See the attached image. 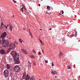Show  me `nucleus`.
<instances>
[{"label": "nucleus", "instance_id": "obj_1", "mask_svg": "<svg viewBox=\"0 0 80 80\" xmlns=\"http://www.w3.org/2000/svg\"><path fill=\"white\" fill-rule=\"evenodd\" d=\"M7 37V32H4L2 34L1 38H2V45H3L4 47H7L8 46V42L4 40L5 37Z\"/></svg>", "mask_w": 80, "mask_h": 80}, {"label": "nucleus", "instance_id": "obj_15", "mask_svg": "<svg viewBox=\"0 0 80 80\" xmlns=\"http://www.w3.org/2000/svg\"><path fill=\"white\" fill-rule=\"evenodd\" d=\"M47 9H48V10H50V9H51L50 7L48 6H47Z\"/></svg>", "mask_w": 80, "mask_h": 80}, {"label": "nucleus", "instance_id": "obj_46", "mask_svg": "<svg viewBox=\"0 0 80 80\" xmlns=\"http://www.w3.org/2000/svg\"><path fill=\"white\" fill-rule=\"evenodd\" d=\"M16 44H18V43H16Z\"/></svg>", "mask_w": 80, "mask_h": 80}, {"label": "nucleus", "instance_id": "obj_33", "mask_svg": "<svg viewBox=\"0 0 80 80\" xmlns=\"http://www.w3.org/2000/svg\"><path fill=\"white\" fill-rule=\"evenodd\" d=\"M5 28H6V29H7V28H7V26H6Z\"/></svg>", "mask_w": 80, "mask_h": 80}, {"label": "nucleus", "instance_id": "obj_28", "mask_svg": "<svg viewBox=\"0 0 80 80\" xmlns=\"http://www.w3.org/2000/svg\"><path fill=\"white\" fill-rule=\"evenodd\" d=\"M62 14H63V13H64V12H63V11L62 10Z\"/></svg>", "mask_w": 80, "mask_h": 80}, {"label": "nucleus", "instance_id": "obj_18", "mask_svg": "<svg viewBox=\"0 0 80 80\" xmlns=\"http://www.w3.org/2000/svg\"><path fill=\"white\" fill-rule=\"evenodd\" d=\"M40 41V42L42 44H43V42H42V41H41V40H40V38L38 39Z\"/></svg>", "mask_w": 80, "mask_h": 80}, {"label": "nucleus", "instance_id": "obj_25", "mask_svg": "<svg viewBox=\"0 0 80 80\" xmlns=\"http://www.w3.org/2000/svg\"><path fill=\"white\" fill-rule=\"evenodd\" d=\"M54 64H53V62H52V67H53V66H54Z\"/></svg>", "mask_w": 80, "mask_h": 80}, {"label": "nucleus", "instance_id": "obj_6", "mask_svg": "<svg viewBox=\"0 0 80 80\" xmlns=\"http://www.w3.org/2000/svg\"><path fill=\"white\" fill-rule=\"evenodd\" d=\"M9 47H10L11 50H13L15 48V43H11Z\"/></svg>", "mask_w": 80, "mask_h": 80}, {"label": "nucleus", "instance_id": "obj_2", "mask_svg": "<svg viewBox=\"0 0 80 80\" xmlns=\"http://www.w3.org/2000/svg\"><path fill=\"white\" fill-rule=\"evenodd\" d=\"M11 55H12L13 57L15 58H17V57H19V54L18 53H17L16 52L13 51L11 53Z\"/></svg>", "mask_w": 80, "mask_h": 80}, {"label": "nucleus", "instance_id": "obj_23", "mask_svg": "<svg viewBox=\"0 0 80 80\" xmlns=\"http://www.w3.org/2000/svg\"><path fill=\"white\" fill-rule=\"evenodd\" d=\"M13 2H14V3H16L17 2V1H14V0H12Z\"/></svg>", "mask_w": 80, "mask_h": 80}, {"label": "nucleus", "instance_id": "obj_11", "mask_svg": "<svg viewBox=\"0 0 80 80\" xmlns=\"http://www.w3.org/2000/svg\"><path fill=\"white\" fill-rule=\"evenodd\" d=\"M26 73L23 74V75L22 76V78L23 79H25V78H26Z\"/></svg>", "mask_w": 80, "mask_h": 80}, {"label": "nucleus", "instance_id": "obj_13", "mask_svg": "<svg viewBox=\"0 0 80 80\" xmlns=\"http://www.w3.org/2000/svg\"><path fill=\"white\" fill-rule=\"evenodd\" d=\"M52 73L53 75H55V74H57V72L55 71H53L52 72Z\"/></svg>", "mask_w": 80, "mask_h": 80}, {"label": "nucleus", "instance_id": "obj_29", "mask_svg": "<svg viewBox=\"0 0 80 80\" xmlns=\"http://www.w3.org/2000/svg\"><path fill=\"white\" fill-rule=\"evenodd\" d=\"M23 8H21V10H22V12H23Z\"/></svg>", "mask_w": 80, "mask_h": 80}, {"label": "nucleus", "instance_id": "obj_47", "mask_svg": "<svg viewBox=\"0 0 80 80\" xmlns=\"http://www.w3.org/2000/svg\"><path fill=\"white\" fill-rule=\"evenodd\" d=\"M4 27H5V26H4Z\"/></svg>", "mask_w": 80, "mask_h": 80}, {"label": "nucleus", "instance_id": "obj_38", "mask_svg": "<svg viewBox=\"0 0 80 80\" xmlns=\"http://www.w3.org/2000/svg\"><path fill=\"white\" fill-rule=\"evenodd\" d=\"M36 65V64H35V63H34V65Z\"/></svg>", "mask_w": 80, "mask_h": 80}, {"label": "nucleus", "instance_id": "obj_40", "mask_svg": "<svg viewBox=\"0 0 80 80\" xmlns=\"http://www.w3.org/2000/svg\"><path fill=\"white\" fill-rule=\"evenodd\" d=\"M7 26L8 27V24L7 25Z\"/></svg>", "mask_w": 80, "mask_h": 80}, {"label": "nucleus", "instance_id": "obj_24", "mask_svg": "<svg viewBox=\"0 0 80 80\" xmlns=\"http://www.w3.org/2000/svg\"><path fill=\"white\" fill-rule=\"evenodd\" d=\"M2 41L0 39V44H2Z\"/></svg>", "mask_w": 80, "mask_h": 80}, {"label": "nucleus", "instance_id": "obj_26", "mask_svg": "<svg viewBox=\"0 0 80 80\" xmlns=\"http://www.w3.org/2000/svg\"><path fill=\"white\" fill-rule=\"evenodd\" d=\"M38 54H39V55H41L42 54V53H41V52H39V53H38Z\"/></svg>", "mask_w": 80, "mask_h": 80}, {"label": "nucleus", "instance_id": "obj_12", "mask_svg": "<svg viewBox=\"0 0 80 80\" xmlns=\"http://www.w3.org/2000/svg\"><path fill=\"white\" fill-rule=\"evenodd\" d=\"M7 69H10V66L8 64L7 65Z\"/></svg>", "mask_w": 80, "mask_h": 80}, {"label": "nucleus", "instance_id": "obj_7", "mask_svg": "<svg viewBox=\"0 0 80 80\" xmlns=\"http://www.w3.org/2000/svg\"><path fill=\"white\" fill-rule=\"evenodd\" d=\"M4 75L6 77H7L8 76V71L7 69H6L4 72Z\"/></svg>", "mask_w": 80, "mask_h": 80}, {"label": "nucleus", "instance_id": "obj_20", "mask_svg": "<svg viewBox=\"0 0 80 80\" xmlns=\"http://www.w3.org/2000/svg\"><path fill=\"white\" fill-rule=\"evenodd\" d=\"M33 79H34V78H33V77H32L30 79V80H33Z\"/></svg>", "mask_w": 80, "mask_h": 80}, {"label": "nucleus", "instance_id": "obj_48", "mask_svg": "<svg viewBox=\"0 0 80 80\" xmlns=\"http://www.w3.org/2000/svg\"><path fill=\"white\" fill-rule=\"evenodd\" d=\"M75 37H76V36H75Z\"/></svg>", "mask_w": 80, "mask_h": 80}, {"label": "nucleus", "instance_id": "obj_43", "mask_svg": "<svg viewBox=\"0 0 80 80\" xmlns=\"http://www.w3.org/2000/svg\"><path fill=\"white\" fill-rule=\"evenodd\" d=\"M39 30H41L42 29H40Z\"/></svg>", "mask_w": 80, "mask_h": 80}, {"label": "nucleus", "instance_id": "obj_31", "mask_svg": "<svg viewBox=\"0 0 80 80\" xmlns=\"http://www.w3.org/2000/svg\"><path fill=\"white\" fill-rule=\"evenodd\" d=\"M28 62V63H30V64H31L30 66H31H31L32 65V64H31V63H30L29 61Z\"/></svg>", "mask_w": 80, "mask_h": 80}, {"label": "nucleus", "instance_id": "obj_39", "mask_svg": "<svg viewBox=\"0 0 80 80\" xmlns=\"http://www.w3.org/2000/svg\"><path fill=\"white\" fill-rule=\"evenodd\" d=\"M38 6H40V4H38Z\"/></svg>", "mask_w": 80, "mask_h": 80}, {"label": "nucleus", "instance_id": "obj_10", "mask_svg": "<svg viewBox=\"0 0 80 80\" xmlns=\"http://www.w3.org/2000/svg\"><path fill=\"white\" fill-rule=\"evenodd\" d=\"M11 50H12V48H9L8 49V51H7V52H6L7 53H8L9 52H10L11 51Z\"/></svg>", "mask_w": 80, "mask_h": 80}, {"label": "nucleus", "instance_id": "obj_16", "mask_svg": "<svg viewBox=\"0 0 80 80\" xmlns=\"http://www.w3.org/2000/svg\"><path fill=\"white\" fill-rule=\"evenodd\" d=\"M19 42H20L21 43H22V42H23L22 39L20 38V39H19Z\"/></svg>", "mask_w": 80, "mask_h": 80}, {"label": "nucleus", "instance_id": "obj_19", "mask_svg": "<svg viewBox=\"0 0 80 80\" xmlns=\"http://www.w3.org/2000/svg\"><path fill=\"white\" fill-rule=\"evenodd\" d=\"M71 68L70 67V66H68V69H70Z\"/></svg>", "mask_w": 80, "mask_h": 80}, {"label": "nucleus", "instance_id": "obj_21", "mask_svg": "<svg viewBox=\"0 0 80 80\" xmlns=\"http://www.w3.org/2000/svg\"><path fill=\"white\" fill-rule=\"evenodd\" d=\"M32 52L33 53H36L35 52V51L34 50H33V51H32Z\"/></svg>", "mask_w": 80, "mask_h": 80}, {"label": "nucleus", "instance_id": "obj_35", "mask_svg": "<svg viewBox=\"0 0 80 80\" xmlns=\"http://www.w3.org/2000/svg\"><path fill=\"white\" fill-rule=\"evenodd\" d=\"M24 10H27V9H26V8H25Z\"/></svg>", "mask_w": 80, "mask_h": 80}, {"label": "nucleus", "instance_id": "obj_45", "mask_svg": "<svg viewBox=\"0 0 80 80\" xmlns=\"http://www.w3.org/2000/svg\"><path fill=\"white\" fill-rule=\"evenodd\" d=\"M14 17V16H13L12 17V18H13V17Z\"/></svg>", "mask_w": 80, "mask_h": 80}, {"label": "nucleus", "instance_id": "obj_34", "mask_svg": "<svg viewBox=\"0 0 80 80\" xmlns=\"http://www.w3.org/2000/svg\"><path fill=\"white\" fill-rule=\"evenodd\" d=\"M25 78V80H28V79H27V78Z\"/></svg>", "mask_w": 80, "mask_h": 80}, {"label": "nucleus", "instance_id": "obj_37", "mask_svg": "<svg viewBox=\"0 0 80 80\" xmlns=\"http://www.w3.org/2000/svg\"><path fill=\"white\" fill-rule=\"evenodd\" d=\"M74 34H72V37H74Z\"/></svg>", "mask_w": 80, "mask_h": 80}, {"label": "nucleus", "instance_id": "obj_22", "mask_svg": "<svg viewBox=\"0 0 80 80\" xmlns=\"http://www.w3.org/2000/svg\"><path fill=\"white\" fill-rule=\"evenodd\" d=\"M31 58H35V57L31 55Z\"/></svg>", "mask_w": 80, "mask_h": 80}, {"label": "nucleus", "instance_id": "obj_9", "mask_svg": "<svg viewBox=\"0 0 80 80\" xmlns=\"http://www.w3.org/2000/svg\"><path fill=\"white\" fill-rule=\"evenodd\" d=\"M3 27H4V24L3 23V22H2L1 23V25L0 26V28L2 29V28H3Z\"/></svg>", "mask_w": 80, "mask_h": 80}, {"label": "nucleus", "instance_id": "obj_8", "mask_svg": "<svg viewBox=\"0 0 80 80\" xmlns=\"http://www.w3.org/2000/svg\"><path fill=\"white\" fill-rule=\"evenodd\" d=\"M22 51V52L24 53V54H26L27 55L28 53L27 52V51H26L25 50H24V49H21Z\"/></svg>", "mask_w": 80, "mask_h": 80}, {"label": "nucleus", "instance_id": "obj_32", "mask_svg": "<svg viewBox=\"0 0 80 80\" xmlns=\"http://www.w3.org/2000/svg\"><path fill=\"white\" fill-rule=\"evenodd\" d=\"M29 32H30V34H31V36H32V33H31V31H30Z\"/></svg>", "mask_w": 80, "mask_h": 80}, {"label": "nucleus", "instance_id": "obj_3", "mask_svg": "<svg viewBox=\"0 0 80 80\" xmlns=\"http://www.w3.org/2000/svg\"><path fill=\"white\" fill-rule=\"evenodd\" d=\"M14 70L16 71V72H20V70H21L20 66H15L14 68Z\"/></svg>", "mask_w": 80, "mask_h": 80}, {"label": "nucleus", "instance_id": "obj_17", "mask_svg": "<svg viewBox=\"0 0 80 80\" xmlns=\"http://www.w3.org/2000/svg\"><path fill=\"white\" fill-rule=\"evenodd\" d=\"M63 53L62 52H60V53H59V55L61 56V57H62V55Z\"/></svg>", "mask_w": 80, "mask_h": 80}, {"label": "nucleus", "instance_id": "obj_30", "mask_svg": "<svg viewBox=\"0 0 80 80\" xmlns=\"http://www.w3.org/2000/svg\"><path fill=\"white\" fill-rule=\"evenodd\" d=\"M25 7H24V6H23V7H22V8H23V9L24 8V9H25Z\"/></svg>", "mask_w": 80, "mask_h": 80}, {"label": "nucleus", "instance_id": "obj_36", "mask_svg": "<svg viewBox=\"0 0 80 80\" xmlns=\"http://www.w3.org/2000/svg\"><path fill=\"white\" fill-rule=\"evenodd\" d=\"M49 30H52V28H50V29H49Z\"/></svg>", "mask_w": 80, "mask_h": 80}, {"label": "nucleus", "instance_id": "obj_42", "mask_svg": "<svg viewBox=\"0 0 80 80\" xmlns=\"http://www.w3.org/2000/svg\"><path fill=\"white\" fill-rule=\"evenodd\" d=\"M42 52H43V50H42Z\"/></svg>", "mask_w": 80, "mask_h": 80}, {"label": "nucleus", "instance_id": "obj_4", "mask_svg": "<svg viewBox=\"0 0 80 80\" xmlns=\"http://www.w3.org/2000/svg\"><path fill=\"white\" fill-rule=\"evenodd\" d=\"M14 61L15 62L16 64H19L20 63V60H19V56L17 57L16 58L14 59Z\"/></svg>", "mask_w": 80, "mask_h": 80}, {"label": "nucleus", "instance_id": "obj_44", "mask_svg": "<svg viewBox=\"0 0 80 80\" xmlns=\"http://www.w3.org/2000/svg\"><path fill=\"white\" fill-rule=\"evenodd\" d=\"M62 41H64V40L63 39H62Z\"/></svg>", "mask_w": 80, "mask_h": 80}, {"label": "nucleus", "instance_id": "obj_41", "mask_svg": "<svg viewBox=\"0 0 80 80\" xmlns=\"http://www.w3.org/2000/svg\"><path fill=\"white\" fill-rule=\"evenodd\" d=\"M57 76H55V78H57Z\"/></svg>", "mask_w": 80, "mask_h": 80}, {"label": "nucleus", "instance_id": "obj_27", "mask_svg": "<svg viewBox=\"0 0 80 80\" xmlns=\"http://www.w3.org/2000/svg\"><path fill=\"white\" fill-rule=\"evenodd\" d=\"M45 62V63H48V61H47V60H46Z\"/></svg>", "mask_w": 80, "mask_h": 80}, {"label": "nucleus", "instance_id": "obj_5", "mask_svg": "<svg viewBox=\"0 0 80 80\" xmlns=\"http://www.w3.org/2000/svg\"><path fill=\"white\" fill-rule=\"evenodd\" d=\"M0 53L2 55H7V53L6 52V51L4 49H0Z\"/></svg>", "mask_w": 80, "mask_h": 80}, {"label": "nucleus", "instance_id": "obj_14", "mask_svg": "<svg viewBox=\"0 0 80 80\" xmlns=\"http://www.w3.org/2000/svg\"><path fill=\"white\" fill-rule=\"evenodd\" d=\"M9 28H10V30L11 31H12V26H9Z\"/></svg>", "mask_w": 80, "mask_h": 80}]
</instances>
